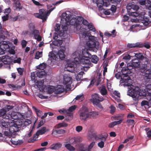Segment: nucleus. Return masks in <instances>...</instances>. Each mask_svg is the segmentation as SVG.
<instances>
[{"instance_id": "obj_1", "label": "nucleus", "mask_w": 151, "mask_h": 151, "mask_svg": "<svg viewBox=\"0 0 151 151\" xmlns=\"http://www.w3.org/2000/svg\"><path fill=\"white\" fill-rule=\"evenodd\" d=\"M88 54V50L86 49H83L81 51L78 50L72 54V57L70 60H67V63L65 65L66 70L71 72L77 73L80 69L87 71L88 69L92 67L93 65L85 54Z\"/></svg>"}, {"instance_id": "obj_2", "label": "nucleus", "mask_w": 151, "mask_h": 151, "mask_svg": "<svg viewBox=\"0 0 151 151\" xmlns=\"http://www.w3.org/2000/svg\"><path fill=\"white\" fill-rule=\"evenodd\" d=\"M70 14V12L68 11L63 13L62 14L60 24L64 33H63L61 31L59 32V35L60 36H63L64 38H67L68 36L67 25L70 24L73 25L74 32L79 34L80 31L82 29H81V27L80 24L76 22L75 15H71Z\"/></svg>"}, {"instance_id": "obj_3", "label": "nucleus", "mask_w": 151, "mask_h": 151, "mask_svg": "<svg viewBox=\"0 0 151 151\" xmlns=\"http://www.w3.org/2000/svg\"><path fill=\"white\" fill-rule=\"evenodd\" d=\"M8 121L2 120L0 121V126L3 129L9 128V132L5 131L4 134L9 137H14L16 133L20 130V125L17 122L14 123V119H8Z\"/></svg>"}, {"instance_id": "obj_4", "label": "nucleus", "mask_w": 151, "mask_h": 151, "mask_svg": "<svg viewBox=\"0 0 151 151\" xmlns=\"http://www.w3.org/2000/svg\"><path fill=\"white\" fill-rule=\"evenodd\" d=\"M80 39L89 48L98 47L99 44L97 38L94 36L91 35L88 36L86 34V29L83 28L80 31L79 33Z\"/></svg>"}, {"instance_id": "obj_5", "label": "nucleus", "mask_w": 151, "mask_h": 151, "mask_svg": "<svg viewBox=\"0 0 151 151\" xmlns=\"http://www.w3.org/2000/svg\"><path fill=\"white\" fill-rule=\"evenodd\" d=\"M124 86H128L127 95L133 98L140 99V96H143L148 94L145 89H140L138 87H134L131 84H124Z\"/></svg>"}, {"instance_id": "obj_6", "label": "nucleus", "mask_w": 151, "mask_h": 151, "mask_svg": "<svg viewBox=\"0 0 151 151\" xmlns=\"http://www.w3.org/2000/svg\"><path fill=\"white\" fill-rule=\"evenodd\" d=\"M65 46H61L58 52L54 51L49 52L48 55L49 60L52 62V60H55L58 57L61 60H64L65 57Z\"/></svg>"}, {"instance_id": "obj_7", "label": "nucleus", "mask_w": 151, "mask_h": 151, "mask_svg": "<svg viewBox=\"0 0 151 151\" xmlns=\"http://www.w3.org/2000/svg\"><path fill=\"white\" fill-rule=\"evenodd\" d=\"M126 8L128 14L130 16L133 17H137L139 16L141 17L142 16L145 15V12H144L139 13L137 11L139 9V7L136 5L129 3L127 4Z\"/></svg>"}, {"instance_id": "obj_8", "label": "nucleus", "mask_w": 151, "mask_h": 151, "mask_svg": "<svg viewBox=\"0 0 151 151\" xmlns=\"http://www.w3.org/2000/svg\"><path fill=\"white\" fill-rule=\"evenodd\" d=\"M13 108L12 106L7 105L0 110V116H2L4 119H15L17 117L15 112H13L11 114L7 113V111Z\"/></svg>"}, {"instance_id": "obj_9", "label": "nucleus", "mask_w": 151, "mask_h": 151, "mask_svg": "<svg viewBox=\"0 0 151 151\" xmlns=\"http://www.w3.org/2000/svg\"><path fill=\"white\" fill-rule=\"evenodd\" d=\"M75 19H76V22H77L78 23L80 24L81 25V29H84L82 26V24H83L84 26H87L90 30L93 32L96 31V29L92 23H89L86 20L83 19V17H82L75 15Z\"/></svg>"}, {"instance_id": "obj_10", "label": "nucleus", "mask_w": 151, "mask_h": 151, "mask_svg": "<svg viewBox=\"0 0 151 151\" xmlns=\"http://www.w3.org/2000/svg\"><path fill=\"white\" fill-rule=\"evenodd\" d=\"M80 119L82 121H85L89 118V111L87 108L83 106L78 112Z\"/></svg>"}, {"instance_id": "obj_11", "label": "nucleus", "mask_w": 151, "mask_h": 151, "mask_svg": "<svg viewBox=\"0 0 151 151\" xmlns=\"http://www.w3.org/2000/svg\"><path fill=\"white\" fill-rule=\"evenodd\" d=\"M101 74L100 73H97V76L96 79L92 80L88 86L87 88H89L93 86L94 81L96 82V85L98 86L99 84H101L103 82V79L101 78Z\"/></svg>"}, {"instance_id": "obj_12", "label": "nucleus", "mask_w": 151, "mask_h": 151, "mask_svg": "<svg viewBox=\"0 0 151 151\" xmlns=\"http://www.w3.org/2000/svg\"><path fill=\"white\" fill-rule=\"evenodd\" d=\"M72 83L71 78L68 76L65 75L63 76V83L65 85V88L68 90L71 88V84Z\"/></svg>"}, {"instance_id": "obj_13", "label": "nucleus", "mask_w": 151, "mask_h": 151, "mask_svg": "<svg viewBox=\"0 0 151 151\" xmlns=\"http://www.w3.org/2000/svg\"><path fill=\"white\" fill-rule=\"evenodd\" d=\"M11 62V57L8 55L3 56L2 57V60H0V68L3 65V64H7L8 65L9 69L10 68L9 64Z\"/></svg>"}, {"instance_id": "obj_14", "label": "nucleus", "mask_w": 151, "mask_h": 151, "mask_svg": "<svg viewBox=\"0 0 151 151\" xmlns=\"http://www.w3.org/2000/svg\"><path fill=\"white\" fill-rule=\"evenodd\" d=\"M8 42L5 41H1L0 42V55L4 53V51L9 47Z\"/></svg>"}, {"instance_id": "obj_15", "label": "nucleus", "mask_w": 151, "mask_h": 151, "mask_svg": "<svg viewBox=\"0 0 151 151\" xmlns=\"http://www.w3.org/2000/svg\"><path fill=\"white\" fill-rule=\"evenodd\" d=\"M92 99L90 100L93 103L94 102H101L105 99V98L97 93H95L92 96Z\"/></svg>"}, {"instance_id": "obj_16", "label": "nucleus", "mask_w": 151, "mask_h": 151, "mask_svg": "<svg viewBox=\"0 0 151 151\" xmlns=\"http://www.w3.org/2000/svg\"><path fill=\"white\" fill-rule=\"evenodd\" d=\"M144 80L146 83H151V70L147 69L145 72L144 77Z\"/></svg>"}, {"instance_id": "obj_17", "label": "nucleus", "mask_w": 151, "mask_h": 151, "mask_svg": "<svg viewBox=\"0 0 151 151\" xmlns=\"http://www.w3.org/2000/svg\"><path fill=\"white\" fill-rule=\"evenodd\" d=\"M48 129H47L45 127H43L40 130H38L36 132V134L33 136V139L36 140V139L38 138V136L40 135H42L45 133L47 131H49Z\"/></svg>"}, {"instance_id": "obj_18", "label": "nucleus", "mask_w": 151, "mask_h": 151, "mask_svg": "<svg viewBox=\"0 0 151 151\" xmlns=\"http://www.w3.org/2000/svg\"><path fill=\"white\" fill-rule=\"evenodd\" d=\"M54 8H52L48 11H45V10L43 9H40L39 11V13L42 17L43 16L45 17V20H46L48 16L50 14L51 12L52 11Z\"/></svg>"}, {"instance_id": "obj_19", "label": "nucleus", "mask_w": 151, "mask_h": 151, "mask_svg": "<svg viewBox=\"0 0 151 151\" xmlns=\"http://www.w3.org/2000/svg\"><path fill=\"white\" fill-rule=\"evenodd\" d=\"M129 64L130 66L132 67V69L134 68L138 67L140 64V63L138 59L135 58L133 59L131 63Z\"/></svg>"}, {"instance_id": "obj_20", "label": "nucleus", "mask_w": 151, "mask_h": 151, "mask_svg": "<svg viewBox=\"0 0 151 151\" xmlns=\"http://www.w3.org/2000/svg\"><path fill=\"white\" fill-rule=\"evenodd\" d=\"M86 55H87L86 57H88V58L91 59V61L92 62L96 64L97 63L98 61L99 60V58L98 57L94 55H92L88 51V54L86 53V54H85Z\"/></svg>"}, {"instance_id": "obj_21", "label": "nucleus", "mask_w": 151, "mask_h": 151, "mask_svg": "<svg viewBox=\"0 0 151 151\" xmlns=\"http://www.w3.org/2000/svg\"><path fill=\"white\" fill-rule=\"evenodd\" d=\"M128 63L127 67H124L122 68L121 71L123 74H128L130 73V70L132 69V67Z\"/></svg>"}, {"instance_id": "obj_22", "label": "nucleus", "mask_w": 151, "mask_h": 151, "mask_svg": "<svg viewBox=\"0 0 151 151\" xmlns=\"http://www.w3.org/2000/svg\"><path fill=\"white\" fill-rule=\"evenodd\" d=\"M13 7L16 10L19 11L22 9V7L19 0H14Z\"/></svg>"}, {"instance_id": "obj_23", "label": "nucleus", "mask_w": 151, "mask_h": 151, "mask_svg": "<svg viewBox=\"0 0 151 151\" xmlns=\"http://www.w3.org/2000/svg\"><path fill=\"white\" fill-rule=\"evenodd\" d=\"M93 2H95L99 10H101L103 9V6L104 5L103 0H93Z\"/></svg>"}, {"instance_id": "obj_24", "label": "nucleus", "mask_w": 151, "mask_h": 151, "mask_svg": "<svg viewBox=\"0 0 151 151\" xmlns=\"http://www.w3.org/2000/svg\"><path fill=\"white\" fill-rule=\"evenodd\" d=\"M65 89L64 86H63L58 85L55 88L54 92L56 94H60L63 92L65 91Z\"/></svg>"}, {"instance_id": "obj_25", "label": "nucleus", "mask_w": 151, "mask_h": 151, "mask_svg": "<svg viewBox=\"0 0 151 151\" xmlns=\"http://www.w3.org/2000/svg\"><path fill=\"white\" fill-rule=\"evenodd\" d=\"M33 37L34 38L38 41L41 40L42 38L39 35V32L37 30L34 29L32 31Z\"/></svg>"}, {"instance_id": "obj_26", "label": "nucleus", "mask_w": 151, "mask_h": 151, "mask_svg": "<svg viewBox=\"0 0 151 151\" xmlns=\"http://www.w3.org/2000/svg\"><path fill=\"white\" fill-rule=\"evenodd\" d=\"M36 74L38 78H42L45 76L47 73L44 70H37L36 71Z\"/></svg>"}, {"instance_id": "obj_27", "label": "nucleus", "mask_w": 151, "mask_h": 151, "mask_svg": "<svg viewBox=\"0 0 151 151\" xmlns=\"http://www.w3.org/2000/svg\"><path fill=\"white\" fill-rule=\"evenodd\" d=\"M62 43L63 41L62 40H55L52 42V43L50 44V47H52V49H53V48H54L53 45L60 46L62 44Z\"/></svg>"}, {"instance_id": "obj_28", "label": "nucleus", "mask_w": 151, "mask_h": 151, "mask_svg": "<svg viewBox=\"0 0 151 151\" xmlns=\"http://www.w3.org/2000/svg\"><path fill=\"white\" fill-rule=\"evenodd\" d=\"M106 137L104 136H100L99 137V139L102 140L101 142H99L98 144V147H100V148H103L104 145V141H105L106 140Z\"/></svg>"}, {"instance_id": "obj_29", "label": "nucleus", "mask_w": 151, "mask_h": 151, "mask_svg": "<svg viewBox=\"0 0 151 151\" xmlns=\"http://www.w3.org/2000/svg\"><path fill=\"white\" fill-rule=\"evenodd\" d=\"M80 141V139L78 137H72L69 140L70 143L72 145H74Z\"/></svg>"}, {"instance_id": "obj_30", "label": "nucleus", "mask_w": 151, "mask_h": 151, "mask_svg": "<svg viewBox=\"0 0 151 151\" xmlns=\"http://www.w3.org/2000/svg\"><path fill=\"white\" fill-rule=\"evenodd\" d=\"M99 90L101 94L103 96L106 95L107 94V91L106 89L105 86L103 85H101V86L99 88Z\"/></svg>"}, {"instance_id": "obj_31", "label": "nucleus", "mask_w": 151, "mask_h": 151, "mask_svg": "<svg viewBox=\"0 0 151 151\" xmlns=\"http://www.w3.org/2000/svg\"><path fill=\"white\" fill-rule=\"evenodd\" d=\"M65 132V131L62 129H59L58 130L53 129L52 131V134L55 136L57 134H63Z\"/></svg>"}, {"instance_id": "obj_32", "label": "nucleus", "mask_w": 151, "mask_h": 151, "mask_svg": "<svg viewBox=\"0 0 151 151\" xmlns=\"http://www.w3.org/2000/svg\"><path fill=\"white\" fill-rule=\"evenodd\" d=\"M127 46L129 48L142 47V45L140 42H137L135 43H128L127 44Z\"/></svg>"}, {"instance_id": "obj_33", "label": "nucleus", "mask_w": 151, "mask_h": 151, "mask_svg": "<svg viewBox=\"0 0 151 151\" xmlns=\"http://www.w3.org/2000/svg\"><path fill=\"white\" fill-rule=\"evenodd\" d=\"M141 17H143V19L141 20L142 23L145 26H147L151 22V21L149 20V19L146 18L144 16V15L142 16Z\"/></svg>"}, {"instance_id": "obj_34", "label": "nucleus", "mask_w": 151, "mask_h": 151, "mask_svg": "<svg viewBox=\"0 0 151 151\" xmlns=\"http://www.w3.org/2000/svg\"><path fill=\"white\" fill-rule=\"evenodd\" d=\"M99 114L98 111H89V118H95L97 117Z\"/></svg>"}, {"instance_id": "obj_35", "label": "nucleus", "mask_w": 151, "mask_h": 151, "mask_svg": "<svg viewBox=\"0 0 151 151\" xmlns=\"http://www.w3.org/2000/svg\"><path fill=\"white\" fill-rule=\"evenodd\" d=\"M62 146V144L59 143L53 144L50 146V149L53 150H57L60 148Z\"/></svg>"}, {"instance_id": "obj_36", "label": "nucleus", "mask_w": 151, "mask_h": 151, "mask_svg": "<svg viewBox=\"0 0 151 151\" xmlns=\"http://www.w3.org/2000/svg\"><path fill=\"white\" fill-rule=\"evenodd\" d=\"M31 121L28 119H26L24 121L23 123L22 124V122H19V124H18L20 125V127H21L22 126H27L31 124ZM21 129V127H20V129Z\"/></svg>"}, {"instance_id": "obj_37", "label": "nucleus", "mask_w": 151, "mask_h": 151, "mask_svg": "<svg viewBox=\"0 0 151 151\" xmlns=\"http://www.w3.org/2000/svg\"><path fill=\"white\" fill-rule=\"evenodd\" d=\"M115 30L114 29L113 30L112 32H111V33L108 32H105L104 33V35L108 37L112 36L113 37H114L116 35V34L115 33Z\"/></svg>"}, {"instance_id": "obj_38", "label": "nucleus", "mask_w": 151, "mask_h": 151, "mask_svg": "<svg viewBox=\"0 0 151 151\" xmlns=\"http://www.w3.org/2000/svg\"><path fill=\"white\" fill-rule=\"evenodd\" d=\"M124 76L122 78H121L120 81L121 83H124L127 82V81L129 80L130 78L128 74H123Z\"/></svg>"}, {"instance_id": "obj_39", "label": "nucleus", "mask_w": 151, "mask_h": 151, "mask_svg": "<svg viewBox=\"0 0 151 151\" xmlns=\"http://www.w3.org/2000/svg\"><path fill=\"white\" fill-rule=\"evenodd\" d=\"M33 110L35 111L37 116L40 117H41L42 115L43 114L42 111L39 109H37L35 106L32 107Z\"/></svg>"}, {"instance_id": "obj_40", "label": "nucleus", "mask_w": 151, "mask_h": 151, "mask_svg": "<svg viewBox=\"0 0 151 151\" xmlns=\"http://www.w3.org/2000/svg\"><path fill=\"white\" fill-rule=\"evenodd\" d=\"M122 121V120L120 119L118 121H114V122H112L109 124V126L110 128H112L114 126L119 124L121 123Z\"/></svg>"}, {"instance_id": "obj_41", "label": "nucleus", "mask_w": 151, "mask_h": 151, "mask_svg": "<svg viewBox=\"0 0 151 151\" xmlns=\"http://www.w3.org/2000/svg\"><path fill=\"white\" fill-rule=\"evenodd\" d=\"M60 29V25L59 24H56V26L55 28V31L57 32H58V35L60 36L59 35V32H60V31H62L63 33H64V32H63V31L62 29L61 28V29L60 30V31H59V30ZM61 37H62L61 38L62 39H65L66 38H64V37L63 36H61Z\"/></svg>"}, {"instance_id": "obj_42", "label": "nucleus", "mask_w": 151, "mask_h": 151, "mask_svg": "<svg viewBox=\"0 0 151 151\" xmlns=\"http://www.w3.org/2000/svg\"><path fill=\"white\" fill-rule=\"evenodd\" d=\"M84 72L83 71H81L79 72L77 76H76V78L77 81H79L81 80Z\"/></svg>"}, {"instance_id": "obj_43", "label": "nucleus", "mask_w": 151, "mask_h": 151, "mask_svg": "<svg viewBox=\"0 0 151 151\" xmlns=\"http://www.w3.org/2000/svg\"><path fill=\"white\" fill-rule=\"evenodd\" d=\"M135 56L139 60H142L144 58V56L143 55L142 53H134Z\"/></svg>"}, {"instance_id": "obj_44", "label": "nucleus", "mask_w": 151, "mask_h": 151, "mask_svg": "<svg viewBox=\"0 0 151 151\" xmlns=\"http://www.w3.org/2000/svg\"><path fill=\"white\" fill-rule=\"evenodd\" d=\"M55 88L53 86H48L47 87V92L49 94H51L55 91Z\"/></svg>"}, {"instance_id": "obj_45", "label": "nucleus", "mask_w": 151, "mask_h": 151, "mask_svg": "<svg viewBox=\"0 0 151 151\" xmlns=\"http://www.w3.org/2000/svg\"><path fill=\"white\" fill-rule=\"evenodd\" d=\"M146 92L149 96L151 95V84H148L146 86Z\"/></svg>"}, {"instance_id": "obj_46", "label": "nucleus", "mask_w": 151, "mask_h": 151, "mask_svg": "<svg viewBox=\"0 0 151 151\" xmlns=\"http://www.w3.org/2000/svg\"><path fill=\"white\" fill-rule=\"evenodd\" d=\"M44 83V80H39L37 81L36 85L37 86V87L40 88L43 85Z\"/></svg>"}, {"instance_id": "obj_47", "label": "nucleus", "mask_w": 151, "mask_h": 151, "mask_svg": "<svg viewBox=\"0 0 151 151\" xmlns=\"http://www.w3.org/2000/svg\"><path fill=\"white\" fill-rule=\"evenodd\" d=\"M67 115L66 116L65 120L67 121H69L72 119L73 117V114L72 113H68L67 112Z\"/></svg>"}, {"instance_id": "obj_48", "label": "nucleus", "mask_w": 151, "mask_h": 151, "mask_svg": "<svg viewBox=\"0 0 151 151\" xmlns=\"http://www.w3.org/2000/svg\"><path fill=\"white\" fill-rule=\"evenodd\" d=\"M46 65L44 63H42L40 64L37 67V68L38 70H44V69L46 67Z\"/></svg>"}, {"instance_id": "obj_49", "label": "nucleus", "mask_w": 151, "mask_h": 151, "mask_svg": "<svg viewBox=\"0 0 151 151\" xmlns=\"http://www.w3.org/2000/svg\"><path fill=\"white\" fill-rule=\"evenodd\" d=\"M65 147L70 151H73L75 150V148L69 144H65Z\"/></svg>"}, {"instance_id": "obj_50", "label": "nucleus", "mask_w": 151, "mask_h": 151, "mask_svg": "<svg viewBox=\"0 0 151 151\" xmlns=\"http://www.w3.org/2000/svg\"><path fill=\"white\" fill-rule=\"evenodd\" d=\"M34 16L36 17L42 19V20L43 22L45 20V17H43V16L42 17V16L40 15L39 13H35L34 14Z\"/></svg>"}, {"instance_id": "obj_51", "label": "nucleus", "mask_w": 151, "mask_h": 151, "mask_svg": "<svg viewBox=\"0 0 151 151\" xmlns=\"http://www.w3.org/2000/svg\"><path fill=\"white\" fill-rule=\"evenodd\" d=\"M42 56V52L37 51L36 52L35 58L37 59H38L40 58Z\"/></svg>"}, {"instance_id": "obj_52", "label": "nucleus", "mask_w": 151, "mask_h": 151, "mask_svg": "<svg viewBox=\"0 0 151 151\" xmlns=\"http://www.w3.org/2000/svg\"><path fill=\"white\" fill-rule=\"evenodd\" d=\"M99 102H94V103H93L94 105L98 107L100 109H103V107L102 106V105Z\"/></svg>"}, {"instance_id": "obj_53", "label": "nucleus", "mask_w": 151, "mask_h": 151, "mask_svg": "<svg viewBox=\"0 0 151 151\" xmlns=\"http://www.w3.org/2000/svg\"><path fill=\"white\" fill-rule=\"evenodd\" d=\"M31 80L32 81H34V82H35V78L36 77V71L35 72H32L31 73Z\"/></svg>"}, {"instance_id": "obj_54", "label": "nucleus", "mask_w": 151, "mask_h": 151, "mask_svg": "<svg viewBox=\"0 0 151 151\" xmlns=\"http://www.w3.org/2000/svg\"><path fill=\"white\" fill-rule=\"evenodd\" d=\"M83 98V94H80L77 96L76 98L73 100V102H75L76 100H78L81 99H82Z\"/></svg>"}, {"instance_id": "obj_55", "label": "nucleus", "mask_w": 151, "mask_h": 151, "mask_svg": "<svg viewBox=\"0 0 151 151\" xmlns=\"http://www.w3.org/2000/svg\"><path fill=\"white\" fill-rule=\"evenodd\" d=\"M17 70L18 73L20 75L22 76L23 75V72L24 71L23 68H17Z\"/></svg>"}, {"instance_id": "obj_56", "label": "nucleus", "mask_w": 151, "mask_h": 151, "mask_svg": "<svg viewBox=\"0 0 151 151\" xmlns=\"http://www.w3.org/2000/svg\"><path fill=\"white\" fill-rule=\"evenodd\" d=\"M67 126V124L65 122H63L59 123L58 124V128H60L62 127H65Z\"/></svg>"}, {"instance_id": "obj_57", "label": "nucleus", "mask_w": 151, "mask_h": 151, "mask_svg": "<svg viewBox=\"0 0 151 151\" xmlns=\"http://www.w3.org/2000/svg\"><path fill=\"white\" fill-rule=\"evenodd\" d=\"M76 108V107L75 105L70 107L68 109V111L69 112V113H72L71 112L75 109Z\"/></svg>"}, {"instance_id": "obj_58", "label": "nucleus", "mask_w": 151, "mask_h": 151, "mask_svg": "<svg viewBox=\"0 0 151 151\" xmlns=\"http://www.w3.org/2000/svg\"><path fill=\"white\" fill-rule=\"evenodd\" d=\"M147 65H146L145 64L144 66H142V67H141L140 68V71L142 72H144L147 69Z\"/></svg>"}, {"instance_id": "obj_59", "label": "nucleus", "mask_w": 151, "mask_h": 151, "mask_svg": "<svg viewBox=\"0 0 151 151\" xmlns=\"http://www.w3.org/2000/svg\"><path fill=\"white\" fill-rule=\"evenodd\" d=\"M130 58L131 57L129 55L127 54L123 57V59L125 60L128 61L130 59Z\"/></svg>"}, {"instance_id": "obj_60", "label": "nucleus", "mask_w": 151, "mask_h": 151, "mask_svg": "<svg viewBox=\"0 0 151 151\" xmlns=\"http://www.w3.org/2000/svg\"><path fill=\"white\" fill-rule=\"evenodd\" d=\"M134 121L133 119H128L127 121V122L129 125H132L134 123Z\"/></svg>"}, {"instance_id": "obj_61", "label": "nucleus", "mask_w": 151, "mask_h": 151, "mask_svg": "<svg viewBox=\"0 0 151 151\" xmlns=\"http://www.w3.org/2000/svg\"><path fill=\"white\" fill-rule=\"evenodd\" d=\"M27 42L24 40H22L21 41V45L23 48L25 47L27 45Z\"/></svg>"}, {"instance_id": "obj_62", "label": "nucleus", "mask_w": 151, "mask_h": 151, "mask_svg": "<svg viewBox=\"0 0 151 151\" xmlns=\"http://www.w3.org/2000/svg\"><path fill=\"white\" fill-rule=\"evenodd\" d=\"M110 108L111 109L110 112L111 114L113 113L115 111L116 108L115 107L112 105H111L110 107Z\"/></svg>"}, {"instance_id": "obj_63", "label": "nucleus", "mask_w": 151, "mask_h": 151, "mask_svg": "<svg viewBox=\"0 0 151 151\" xmlns=\"http://www.w3.org/2000/svg\"><path fill=\"white\" fill-rule=\"evenodd\" d=\"M82 129L83 127L81 126H77L76 127V130L78 132H81L82 130Z\"/></svg>"}, {"instance_id": "obj_64", "label": "nucleus", "mask_w": 151, "mask_h": 151, "mask_svg": "<svg viewBox=\"0 0 151 151\" xmlns=\"http://www.w3.org/2000/svg\"><path fill=\"white\" fill-rule=\"evenodd\" d=\"M115 76L117 79H121V78H122V77L121 76V73L119 72L116 73L115 74Z\"/></svg>"}]
</instances>
